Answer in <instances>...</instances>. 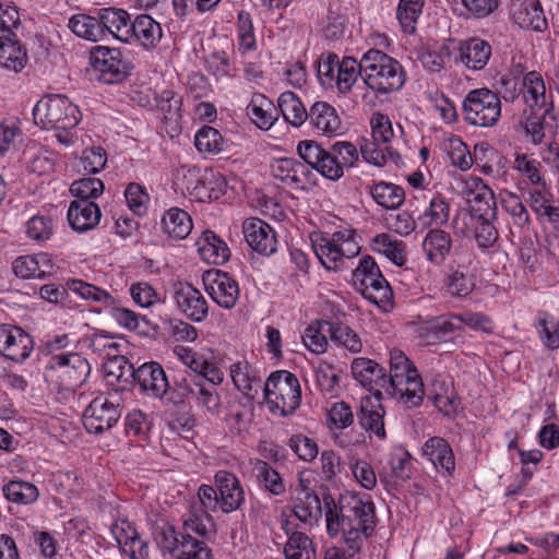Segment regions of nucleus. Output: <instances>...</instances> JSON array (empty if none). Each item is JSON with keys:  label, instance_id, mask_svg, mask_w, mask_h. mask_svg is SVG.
<instances>
[{"label": "nucleus", "instance_id": "1", "mask_svg": "<svg viewBox=\"0 0 559 559\" xmlns=\"http://www.w3.org/2000/svg\"><path fill=\"white\" fill-rule=\"evenodd\" d=\"M328 535L340 537L348 545L349 554H359L365 540L376 527L374 504L364 500L356 491L340 495L337 501L330 495H323Z\"/></svg>", "mask_w": 559, "mask_h": 559}, {"label": "nucleus", "instance_id": "2", "mask_svg": "<svg viewBox=\"0 0 559 559\" xmlns=\"http://www.w3.org/2000/svg\"><path fill=\"white\" fill-rule=\"evenodd\" d=\"M360 70L364 83L380 95L400 91L406 81L401 63L379 49H369L362 55Z\"/></svg>", "mask_w": 559, "mask_h": 559}, {"label": "nucleus", "instance_id": "3", "mask_svg": "<svg viewBox=\"0 0 559 559\" xmlns=\"http://www.w3.org/2000/svg\"><path fill=\"white\" fill-rule=\"evenodd\" d=\"M385 392L408 408L419 406L423 402L425 386L421 377L400 349L390 352V376L386 379Z\"/></svg>", "mask_w": 559, "mask_h": 559}, {"label": "nucleus", "instance_id": "4", "mask_svg": "<svg viewBox=\"0 0 559 559\" xmlns=\"http://www.w3.org/2000/svg\"><path fill=\"white\" fill-rule=\"evenodd\" d=\"M167 402L176 406L195 404L213 416L219 415L222 411V399L217 388L203 381L201 376L192 373L174 381Z\"/></svg>", "mask_w": 559, "mask_h": 559}, {"label": "nucleus", "instance_id": "5", "mask_svg": "<svg viewBox=\"0 0 559 559\" xmlns=\"http://www.w3.org/2000/svg\"><path fill=\"white\" fill-rule=\"evenodd\" d=\"M312 248L321 264L335 272L343 270L346 260L360 252L356 231L349 228L317 236L312 240Z\"/></svg>", "mask_w": 559, "mask_h": 559}, {"label": "nucleus", "instance_id": "6", "mask_svg": "<svg viewBox=\"0 0 559 559\" xmlns=\"http://www.w3.org/2000/svg\"><path fill=\"white\" fill-rule=\"evenodd\" d=\"M263 392L266 406L273 415H290L300 405L299 381L287 370L272 372L263 386Z\"/></svg>", "mask_w": 559, "mask_h": 559}, {"label": "nucleus", "instance_id": "7", "mask_svg": "<svg viewBox=\"0 0 559 559\" xmlns=\"http://www.w3.org/2000/svg\"><path fill=\"white\" fill-rule=\"evenodd\" d=\"M352 281L356 290L366 299L385 311L392 308V288L372 257L360 258L358 265L353 271Z\"/></svg>", "mask_w": 559, "mask_h": 559}, {"label": "nucleus", "instance_id": "8", "mask_svg": "<svg viewBox=\"0 0 559 559\" xmlns=\"http://www.w3.org/2000/svg\"><path fill=\"white\" fill-rule=\"evenodd\" d=\"M34 121L43 129H74L80 121V110L64 95L41 97L33 109Z\"/></svg>", "mask_w": 559, "mask_h": 559}, {"label": "nucleus", "instance_id": "9", "mask_svg": "<svg viewBox=\"0 0 559 559\" xmlns=\"http://www.w3.org/2000/svg\"><path fill=\"white\" fill-rule=\"evenodd\" d=\"M462 110L469 124L493 127L501 116V100L496 92L487 87L475 88L464 97Z\"/></svg>", "mask_w": 559, "mask_h": 559}, {"label": "nucleus", "instance_id": "10", "mask_svg": "<svg viewBox=\"0 0 559 559\" xmlns=\"http://www.w3.org/2000/svg\"><path fill=\"white\" fill-rule=\"evenodd\" d=\"M117 393L96 396L84 409L82 421L88 433L100 435L111 429L121 417L122 405Z\"/></svg>", "mask_w": 559, "mask_h": 559}, {"label": "nucleus", "instance_id": "11", "mask_svg": "<svg viewBox=\"0 0 559 559\" xmlns=\"http://www.w3.org/2000/svg\"><path fill=\"white\" fill-rule=\"evenodd\" d=\"M47 369L63 389L72 390L81 385L91 371L88 361L76 352L52 355Z\"/></svg>", "mask_w": 559, "mask_h": 559}, {"label": "nucleus", "instance_id": "12", "mask_svg": "<svg viewBox=\"0 0 559 559\" xmlns=\"http://www.w3.org/2000/svg\"><path fill=\"white\" fill-rule=\"evenodd\" d=\"M475 262V254L471 249H457L453 260L448 263L444 286L448 294L456 298L467 297L475 288V278L469 269Z\"/></svg>", "mask_w": 559, "mask_h": 559}, {"label": "nucleus", "instance_id": "13", "mask_svg": "<svg viewBox=\"0 0 559 559\" xmlns=\"http://www.w3.org/2000/svg\"><path fill=\"white\" fill-rule=\"evenodd\" d=\"M90 61L98 79L112 84L124 80L130 73V64L117 48L96 46L91 50Z\"/></svg>", "mask_w": 559, "mask_h": 559}, {"label": "nucleus", "instance_id": "14", "mask_svg": "<svg viewBox=\"0 0 559 559\" xmlns=\"http://www.w3.org/2000/svg\"><path fill=\"white\" fill-rule=\"evenodd\" d=\"M272 174L293 190H308L317 182L312 167L294 158L277 159L272 166Z\"/></svg>", "mask_w": 559, "mask_h": 559}, {"label": "nucleus", "instance_id": "15", "mask_svg": "<svg viewBox=\"0 0 559 559\" xmlns=\"http://www.w3.org/2000/svg\"><path fill=\"white\" fill-rule=\"evenodd\" d=\"M461 192L469 205L473 216L496 217L495 194L481 178L468 176L463 179Z\"/></svg>", "mask_w": 559, "mask_h": 559}, {"label": "nucleus", "instance_id": "16", "mask_svg": "<svg viewBox=\"0 0 559 559\" xmlns=\"http://www.w3.org/2000/svg\"><path fill=\"white\" fill-rule=\"evenodd\" d=\"M206 293L219 307L231 309L235 307L240 289L238 283L226 272L221 270L206 271L203 276Z\"/></svg>", "mask_w": 559, "mask_h": 559}, {"label": "nucleus", "instance_id": "17", "mask_svg": "<svg viewBox=\"0 0 559 559\" xmlns=\"http://www.w3.org/2000/svg\"><path fill=\"white\" fill-rule=\"evenodd\" d=\"M457 249H467L463 246H453V239L450 233L441 228H431L428 230L421 242V250L426 260L435 266L447 265L453 260Z\"/></svg>", "mask_w": 559, "mask_h": 559}, {"label": "nucleus", "instance_id": "18", "mask_svg": "<svg viewBox=\"0 0 559 559\" xmlns=\"http://www.w3.org/2000/svg\"><path fill=\"white\" fill-rule=\"evenodd\" d=\"M34 348L32 336L19 326L0 325V354L5 358L22 362L27 359Z\"/></svg>", "mask_w": 559, "mask_h": 559}, {"label": "nucleus", "instance_id": "19", "mask_svg": "<svg viewBox=\"0 0 559 559\" xmlns=\"http://www.w3.org/2000/svg\"><path fill=\"white\" fill-rule=\"evenodd\" d=\"M140 390L151 397L168 400L171 385L163 367L155 361L145 362L132 371Z\"/></svg>", "mask_w": 559, "mask_h": 559}, {"label": "nucleus", "instance_id": "20", "mask_svg": "<svg viewBox=\"0 0 559 559\" xmlns=\"http://www.w3.org/2000/svg\"><path fill=\"white\" fill-rule=\"evenodd\" d=\"M242 233L248 246L255 252L269 257L277 250L275 230L258 217L247 218L242 223Z\"/></svg>", "mask_w": 559, "mask_h": 559}, {"label": "nucleus", "instance_id": "21", "mask_svg": "<svg viewBox=\"0 0 559 559\" xmlns=\"http://www.w3.org/2000/svg\"><path fill=\"white\" fill-rule=\"evenodd\" d=\"M423 456L436 471L444 477H450L455 471V457L449 442L441 437H431L423 445Z\"/></svg>", "mask_w": 559, "mask_h": 559}, {"label": "nucleus", "instance_id": "22", "mask_svg": "<svg viewBox=\"0 0 559 559\" xmlns=\"http://www.w3.org/2000/svg\"><path fill=\"white\" fill-rule=\"evenodd\" d=\"M491 45L478 37L461 40L457 46L456 61L461 62L467 70H483L490 57Z\"/></svg>", "mask_w": 559, "mask_h": 559}, {"label": "nucleus", "instance_id": "23", "mask_svg": "<svg viewBox=\"0 0 559 559\" xmlns=\"http://www.w3.org/2000/svg\"><path fill=\"white\" fill-rule=\"evenodd\" d=\"M175 300L182 313L192 321L201 322L209 314V305L202 293L190 284H179Z\"/></svg>", "mask_w": 559, "mask_h": 559}, {"label": "nucleus", "instance_id": "24", "mask_svg": "<svg viewBox=\"0 0 559 559\" xmlns=\"http://www.w3.org/2000/svg\"><path fill=\"white\" fill-rule=\"evenodd\" d=\"M510 12L514 23L522 28L543 31L547 26L538 0H511Z\"/></svg>", "mask_w": 559, "mask_h": 559}, {"label": "nucleus", "instance_id": "25", "mask_svg": "<svg viewBox=\"0 0 559 559\" xmlns=\"http://www.w3.org/2000/svg\"><path fill=\"white\" fill-rule=\"evenodd\" d=\"M67 217L74 230L84 233L98 225L102 212L99 206L93 201L74 200L70 203Z\"/></svg>", "mask_w": 559, "mask_h": 559}, {"label": "nucleus", "instance_id": "26", "mask_svg": "<svg viewBox=\"0 0 559 559\" xmlns=\"http://www.w3.org/2000/svg\"><path fill=\"white\" fill-rule=\"evenodd\" d=\"M352 373L359 383L374 395H380V389H385L386 376L383 368L368 358H355L352 362Z\"/></svg>", "mask_w": 559, "mask_h": 559}, {"label": "nucleus", "instance_id": "27", "mask_svg": "<svg viewBox=\"0 0 559 559\" xmlns=\"http://www.w3.org/2000/svg\"><path fill=\"white\" fill-rule=\"evenodd\" d=\"M522 95L525 104L532 109L548 110L551 95L547 94L545 81L537 71H530L522 78Z\"/></svg>", "mask_w": 559, "mask_h": 559}, {"label": "nucleus", "instance_id": "28", "mask_svg": "<svg viewBox=\"0 0 559 559\" xmlns=\"http://www.w3.org/2000/svg\"><path fill=\"white\" fill-rule=\"evenodd\" d=\"M132 22L129 13L122 9H102L103 38L110 34L122 43L131 44Z\"/></svg>", "mask_w": 559, "mask_h": 559}, {"label": "nucleus", "instance_id": "29", "mask_svg": "<svg viewBox=\"0 0 559 559\" xmlns=\"http://www.w3.org/2000/svg\"><path fill=\"white\" fill-rule=\"evenodd\" d=\"M527 203L532 211L540 217H547L551 223L559 224V206L554 205V194L547 181L531 186Z\"/></svg>", "mask_w": 559, "mask_h": 559}, {"label": "nucleus", "instance_id": "30", "mask_svg": "<svg viewBox=\"0 0 559 559\" xmlns=\"http://www.w3.org/2000/svg\"><path fill=\"white\" fill-rule=\"evenodd\" d=\"M229 373L234 385L245 396L253 400L258 395L262 388L261 377L247 360H239L231 364Z\"/></svg>", "mask_w": 559, "mask_h": 559}, {"label": "nucleus", "instance_id": "31", "mask_svg": "<svg viewBox=\"0 0 559 559\" xmlns=\"http://www.w3.org/2000/svg\"><path fill=\"white\" fill-rule=\"evenodd\" d=\"M310 124L328 136L337 134L342 129V121L336 109L326 102L314 103L309 110Z\"/></svg>", "mask_w": 559, "mask_h": 559}, {"label": "nucleus", "instance_id": "32", "mask_svg": "<svg viewBox=\"0 0 559 559\" xmlns=\"http://www.w3.org/2000/svg\"><path fill=\"white\" fill-rule=\"evenodd\" d=\"M163 36L162 26L152 16L141 14L132 22L131 43L138 41L145 49L155 48Z\"/></svg>", "mask_w": 559, "mask_h": 559}, {"label": "nucleus", "instance_id": "33", "mask_svg": "<svg viewBox=\"0 0 559 559\" xmlns=\"http://www.w3.org/2000/svg\"><path fill=\"white\" fill-rule=\"evenodd\" d=\"M247 115L261 130H269L278 118V109L265 95L255 93L247 106Z\"/></svg>", "mask_w": 559, "mask_h": 559}, {"label": "nucleus", "instance_id": "34", "mask_svg": "<svg viewBox=\"0 0 559 559\" xmlns=\"http://www.w3.org/2000/svg\"><path fill=\"white\" fill-rule=\"evenodd\" d=\"M200 258L209 264H222L229 258L227 245L212 230H205L197 240Z\"/></svg>", "mask_w": 559, "mask_h": 559}, {"label": "nucleus", "instance_id": "35", "mask_svg": "<svg viewBox=\"0 0 559 559\" xmlns=\"http://www.w3.org/2000/svg\"><path fill=\"white\" fill-rule=\"evenodd\" d=\"M302 497L295 500L293 513L304 524L312 527L319 523L324 510L323 499L316 491H300Z\"/></svg>", "mask_w": 559, "mask_h": 559}, {"label": "nucleus", "instance_id": "36", "mask_svg": "<svg viewBox=\"0 0 559 559\" xmlns=\"http://www.w3.org/2000/svg\"><path fill=\"white\" fill-rule=\"evenodd\" d=\"M162 230L170 239H186L192 231L193 223L188 212L171 207L162 217Z\"/></svg>", "mask_w": 559, "mask_h": 559}, {"label": "nucleus", "instance_id": "37", "mask_svg": "<svg viewBox=\"0 0 559 559\" xmlns=\"http://www.w3.org/2000/svg\"><path fill=\"white\" fill-rule=\"evenodd\" d=\"M372 200L382 209L396 210L405 201V191L401 186L388 181H373L367 187Z\"/></svg>", "mask_w": 559, "mask_h": 559}, {"label": "nucleus", "instance_id": "38", "mask_svg": "<svg viewBox=\"0 0 559 559\" xmlns=\"http://www.w3.org/2000/svg\"><path fill=\"white\" fill-rule=\"evenodd\" d=\"M26 60V51L15 35L0 33V64L17 72L25 67Z\"/></svg>", "mask_w": 559, "mask_h": 559}, {"label": "nucleus", "instance_id": "39", "mask_svg": "<svg viewBox=\"0 0 559 559\" xmlns=\"http://www.w3.org/2000/svg\"><path fill=\"white\" fill-rule=\"evenodd\" d=\"M512 169L519 174L521 182L528 186L540 185L546 180L543 164L534 157V154L516 152Z\"/></svg>", "mask_w": 559, "mask_h": 559}, {"label": "nucleus", "instance_id": "40", "mask_svg": "<svg viewBox=\"0 0 559 559\" xmlns=\"http://www.w3.org/2000/svg\"><path fill=\"white\" fill-rule=\"evenodd\" d=\"M245 491H198L202 504L211 510L219 508L229 513L240 508L245 501Z\"/></svg>", "mask_w": 559, "mask_h": 559}, {"label": "nucleus", "instance_id": "41", "mask_svg": "<svg viewBox=\"0 0 559 559\" xmlns=\"http://www.w3.org/2000/svg\"><path fill=\"white\" fill-rule=\"evenodd\" d=\"M450 210L448 200L440 193H433L428 206L418 216V222L425 228H440L448 223Z\"/></svg>", "mask_w": 559, "mask_h": 559}, {"label": "nucleus", "instance_id": "42", "mask_svg": "<svg viewBox=\"0 0 559 559\" xmlns=\"http://www.w3.org/2000/svg\"><path fill=\"white\" fill-rule=\"evenodd\" d=\"M371 248L373 251L385 255L399 266L404 265L406 262V245L389 234L376 235L371 241Z\"/></svg>", "mask_w": 559, "mask_h": 559}, {"label": "nucleus", "instance_id": "43", "mask_svg": "<svg viewBox=\"0 0 559 559\" xmlns=\"http://www.w3.org/2000/svg\"><path fill=\"white\" fill-rule=\"evenodd\" d=\"M69 28L79 37L91 41L103 39L102 10L98 16L75 14L69 20Z\"/></svg>", "mask_w": 559, "mask_h": 559}, {"label": "nucleus", "instance_id": "44", "mask_svg": "<svg viewBox=\"0 0 559 559\" xmlns=\"http://www.w3.org/2000/svg\"><path fill=\"white\" fill-rule=\"evenodd\" d=\"M277 109L282 112L285 121L294 127H300L308 120L309 111L301 100L293 92H284L277 100Z\"/></svg>", "mask_w": 559, "mask_h": 559}, {"label": "nucleus", "instance_id": "45", "mask_svg": "<svg viewBox=\"0 0 559 559\" xmlns=\"http://www.w3.org/2000/svg\"><path fill=\"white\" fill-rule=\"evenodd\" d=\"M451 160L452 164L461 170H467L472 167L473 160L476 163L481 160L480 155L486 156L488 153L495 155L496 151L489 147L486 143H480L474 147V157L469 154L467 146L461 140L452 142Z\"/></svg>", "mask_w": 559, "mask_h": 559}, {"label": "nucleus", "instance_id": "46", "mask_svg": "<svg viewBox=\"0 0 559 559\" xmlns=\"http://www.w3.org/2000/svg\"><path fill=\"white\" fill-rule=\"evenodd\" d=\"M534 328L546 348L550 350L559 348V320L554 314L548 311H538Z\"/></svg>", "mask_w": 559, "mask_h": 559}, {"label": "nucleus", "instance_id": "47", "mask_svg": "<svg viewBox=\"0 0 559 559\" xmlns=\"http://www.w3.org/2000/svg\"><path fill=\"white\" fill-rule=\"evenodd\" d=\"M502 210L509 215L511 224L523 229L531 223L530 213L522 199L515 192L506 191L501 194Z\"/></svg>", "mask_w": 559, "mask_h": 559}, {"label": "nucleus", "instance_id": "48", "mask_svg": "<svg viewBox=\"0 0 559 559\" xmlns=\"http://www.w3.org/2000/svg\"><path fill=\"white\" fill-rule=\"evenodd\" d=\"M330 325H333V322L314 321L306 328L302 342L311 353L320 355L326 352L329 345L326 334L330 335Z\"/></svg>", "mask_w": 559, "mask_h": 559}, {"label": "nucleus", "instance_id": "49", "mask_svg": "<svg viewBox=\"0 0 559 559\" xmlns=\"http://www.w3.org/2000/svg\"><path fill=\"white\" fill-rule=\"evenodd\" d=\"M384 409L381 404H372L371 401H366L361 404L359 421L362 428L367 431L374 433L378 438H385L384 429Z\"/></svg>", "mask_w": 559, "mask_h": 559}, {"label": "nucleus", "instance_id": "50", "mask_svg": "<svg viewBox=\"0 0 559 559\" xmlns=\"http://www.w3.org/2000/svg\"><path fill=\"white\" fill-rule=\"evenodd\" d=\"M67 287L82 299L102 305L104 308L112 304V296L105 289H102L83 280L71 278L67 282Z\"/></svg>", "mask_w": 559, "mask_h": 559}, {"label": "nucleus", "instance_id": "51", "mask_svg": "<svg viewBox=\"0 0 559 559\" xmlns=\"http://www.w3.org/2000/svg\"><path fill=\"white\" fill-rule=\"evenodd\" d=\"M67 287L82 299L102 305L104 308L112 304V296L105 289H102L83 280L71 278L67 282Z\"/></svg>", "mask_w": 559, "mask_h": 559}, {"label": "nucleus", "instance_id": "52", "mask_svg": "<svg viewBox=\"0 0 559 559\" xmlns=\"http://www.w3.org/2000/svg\"><path fill=\"white\" fill-rule=\"evenodd\" d=\"M286 559H316L312 540L301 532H293L284 547Z\"/></svg>", "mask_w": 559, "mask_h": 559}, {"label": "nucleus", "instance_id": "53", "mask_svg": "<svg viewBox=\"0 0 559 559\" xmlns=\"http://www.w3.org/2000/svg\"><path fill=\"white\" fill-rule=\"evenodd\" d=\"M358 76L362 78V71L360 70V61L358 62L355 58L352 57L343 58L337 68L335 78V84L337 90L342 94L349 93L354 84L358 80Z\"/></svg>", "mask_w": 559, "mask_h": 559}, {"label": "nucleus", "instance_id": "54", "mask_svg": "<svg viewBox=\"0 0 559 559\" xmlns=\"http://www.w3.org/2000/svg\"><path fill=\"white\" fill-rule=\"evenodd\" d=\"M176 559H213L207 545L189 534H181L180 544L173 556Z\"/></svg>", "mask_w": 559, "mask_h": 559}, {"label": "nucleus", "instance_id": "55", "mask_svg": "<svg viewBox=\"0 0 559 559\" xmlns=\"http://www.w3.org/2000/svg\"><path fill=\"white\" fill-rule=\"evenodd\" d=\"M424 4V0H400L396 16L405 33L413 34L416 31Z\"/></svg>", "mask_w": 559, "mask_h": 559}, {"label": "nucleus", "instance_id": "56", "mask_svg": "<svg viewBox=\"0 0 559 559\" xmlns=\"http://www.w3.org/2000/svg\"><path fill=\"white\" fill-rule=\"evenodd\" d=\"M194 144L200 153L218 154L223 151L225 142L217 129L204 126L197 132Z\"/></svg>", "mask_w": 559, "mask_h": 559}, {"label": "nucleus", "instance_id": "57", "mask_svg": "<svg viewBox=\"0 0 559 559\" xmlns=\"http://www.w3.org/2000/svg\"><path fill=\"white\" fill-rule=\"evenodd\" d=\"M330 337L337 346H342L353 354H357L362 348V342L359 335L349 326L343 323H333L329 326Z\"/></svg>", "mask_w": 559, "mask_h": 559}, {"label": "nucleus", "instance_id": "58", "mask_svg": "<svg viewBox=\"0 0 559 559\" xmlns=\"http://www.w3.org/2000/svg\"><path fill=\"white\" fill-rule=\"evenodd\" d=\"M490 216H472L474 237L479 248H491L498 240V230Z\"/></svg>", "mask_w": 559, "mask_h": 559}, {"label": "nucleus", "instance_id": "59", "mask_svg": "<svg viewBox=\"0 0 559 559\" xmlns=\"http://www.w3.org/2000/svg\"><path fill=\"white\" fill-rule=\"evenodd\" d=\"M153 536L162 551L174 556L180 544L181 534H177L173 525L164 521L157 523L153 528Z\"/></svg>", "mask_w": 559, "mask_h": 559}, {"label": "nucleus", "instance_id": "60", "mask_svg": "<svg viewBox=\"0 0 559 559\" xmlns=\"http://www.w3.org/2000/svg\"><path fill=\"white\" fill-rule=\"evenodd\" d=\"M428 331L437 338H443L452 334H461L463 328L457 319V314L448 313L433 318L428 322Z\"/></svg>", "mask_w": 559, "mask_h": 559}, {"label": "nucleus", "instance_id": "61", "mask_svg": "<svg viewBox=\"0 0 559 559\" xmlns=\"http://www.w3.org/2000/svg\"><path fill=\"white\" fill-rule=\"evenodd\" d=\"M238 48L241 52L255 49L254 28L250 13L240 11L237 20Z\"/></svg>", "mask_w": 559, "mask_h": 559}, {"label": "nucleus", "instance_id": "62", "mask_svg": "<svg viewBox=\"0 0 559 559\" xmlns=\"http://www.w3.org/2000/svg\"><path fill=\"white\" fill-rule=\"evenodd\" d=\"M108 309L111 318L122 328L129 331H135L140 328L141 321H145V317L134 312L133 310L122 307L112 297V304L105 307Z\"/></svg>", "mask_w": 559, "mask_h": 559}, {"label": "nucleus", "instance_id": "63", "mask_svg": "<svg viewBox=\"0 0 559 559\" xmlns=\"http://www.w3.org/2000/svg\"><path fill=\"white\" fill-rule=\"evenodd\" d=\"M347 17L345 11L337 3H331L326 15L324 33L326 38L338 39L345 29Z\"/></svg>", "mask_w": 559, "mask_h": 559}, {"label": "nucleus", "instance_id": "64", "mask_svg": "<svg viewBox=\"0 0 559 559\" xmlns=\"http://www.w3.org/2000/svg\"><path fill=\"white\" fill-rule=\"evenodd\" d=\"M71 193L79 200H90L97 198L104 191V183L100 179L94 177H85L75 180L70 187Z\"/></svg>", "mask_w": 559, "mask_h": 559}]
</instances>
